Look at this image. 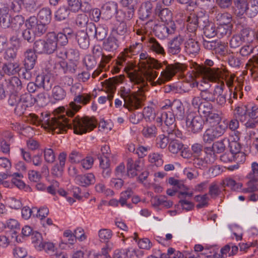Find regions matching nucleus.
I'll list each match as a JSON object with an SVG mask.
<instances>
[{"label":"nucleus","instance_id":"f257e3e1","mask_svg":"<svg viewBox=\"0 0 258 258\" xmlns=\"http://www.w3.org/2000/svg\"><path fill=\"white\" fill-rule=\"evenodd\" d=\"M140 72L130 70L125 67L124 71L127 73L131 82L139 84L140 88L147 85L148 81L153 86L160 85L170 80L178 72H183L186 69V66L182 63H175L168 65L161 72V77L156 81L154 80L157 78L158 73L153 69L158 70L162 67V64L158 60L148 56L144 53L140 55L139 63Z\"/></svg>","mask_w":258,"mask_h":258},{"label":"nucleus","instance_id":"f03ea898","mask_svg":"<svg viewBox=\"0 0 258 258\" xmlns=\"http://www.w3.org/2000/svg\"><path fill=\"white\" fill-rule=\"evenodd\" d=\"M27 120L34 125L41 124L45 129L53 134H61L66 132L68 128L72 126L71 122L64 115H58L50 118L47 113H41L38 116L34 113H30L27 116Z\"/></svg>","mask_w":258,"mask_h":258},{"label":"nucleus","instance_id":"7ed1b4c3","mask_svg":"<svg viewBox=\"0 0 258 258\" xmlns=\"http://www.w3.org/2000/svg\"><path fill=\"white\" fill-rule=\"evenodd\" d=\"M134 85H137V91L131 93L130 91L125 90L122 91L121 95L124 99V106L127 108L128 110L132 111L140 108L142 106V102L145 99L144 94L146 90L147 85L140 88V85L132 82Z\"/></svg>","mask_w":258,"mask_h":258},{"label":"nucleus","instance_id":"20e7f679","mask_svg":"<svg viewBox=\"0 0 258 258\" xmlns=\"http://www.w3.org/2000/svg\"><path fill=\"white\" fill-rule=\"evenodd\" d=\"M200 71L204 75L203 80L204 82L206 81L209 82H220L224 79L226 81V85L230 87L232 86L234 75L228 77V73L227 70L222 69H211L208 67L200 68Z\"/></svg>","mask_w":258,"mask_h":258},{"label":"nucleus","instance_id":"39448f33","mask_svg":"<svg viewBox=\"0 0 258 258\" xmlns=\"http://www.w3.org/2000/svg\"><path fill=\"white\" fill-rule=\"evenodd\" d=\"M235 14L238 17L246 15L249 18H253L258 13V1L251 0L249 3L246 0H236Z\"/></svg>","mask_w":258,"mask_h":258},{"label":"nucleus","instance_id":"423d86ee","mask_svg":"<svg viewBox=\"0 0 258 258\" xmlns=\"http://www.w3.org/2000/svg\"><path fill=\"white\" fill-rule=\"evenodd\" d=\"M55 33H49L46 39H39L36 41L34 44V49L39 53H52L57 48Z\"/></svg>","mask_w":258,"mask_h":258},{"label":"nucleus","instance_id":"0eeeda50","mask_svg":"<svg viewBox=\"0 0 258 258\" xmlns=\"http://www.w3.org/2000/svg\"><path fill=\"white\" fill-rule=\"evenodd\" d=\"M72 122H73L74 132L78 135H82L88 132H90L95 128L97 125L95 119L88 116L81 118L76 117Z\"/></svg>","mask_w":258,"mask_h":258},{"label":"nucleus","instance_id":"6e6552de","mask_svg":"<svg viewBox=\"0 0 258 258\" xmlns=\"http://www.w3.org/2000/svg\"><path fill=\"white\" fill-rule=\"evenodd\" d=\"M91 98V95L87 93L76 95L74 99V101L70 103L66 111L67 114L69 116H73L81 108V106L77 104V103L86 105L90 102Z\"/></svg>","mask_w":258,"mask_h":258},{"label":"nucleus","instance_id":"1a4fd4ad","mask_svg":"<svg viewBox=\"0 0 258 258\" xmlns=\"http://www.w3.org/2000/svg\"><path fill=\"white\" fill-rule=\"evenodd\" d=\"M224 124H218L206 130L203 136L204 142L210 143L216 138L221 136L225 131Z\"/></svg>","mask_w":258,"mask_h":258},{"label":"nucleus","instance_id":"9d476101","mask_svg":"<svg viewBox=\"0 0 258 258\" xmlns=\"http://www.w3.org/2000/svg\"><path fill=\"white\" fill-rule=\"evenodd\" d=\"M26 28L31 30L35 36H40L46 31V25L40 22L39 23L35 17H30L25 23Z\"/></svg>","mask_w":258,"mask_h":258},{"label":"nucleus","instance_id":"9b49d317","mask_svg":"<svg viewBox=\"0 0 258 258\" xmlns=\"http://www.w3.org/2000/svg\"><path fill=\"white\" fill-rule=\"evenodd\" d=\"M204 120L200 115H195L192 113L188 114L186 124L189 130L193 133H198L202 130L204 125Z\"/></svg>","mask_w":258,"mask_h":258},{"label":"nucleus","instance_id":"f8f14e48","mask_svg":"<svg viewBox=\"0 0 258 258\" xmlns=\"http://www.w3.org/2000/svg\"><path fill=\"white\" fill-rule=\"evenodd\" d=\"M143 251L132 248L117 249L113 258H140L143 255Z\"/></svg>","mask_w":258,"mask_h":258},{"label":"nucleus","instance_id":"ddd939ff","mask_svg":"<svg viewBox=\"0 0 258 258\" xmlns=\"http://www.w3.org/2000/svg\"><path fill=\"white\" fill-rule=\"evenodd\" d=\"M190 35L186 34L185 32H181L178 36L174 37L169 43L168 51L172 54H176L180 52V46L185 41V37H189Z\"/></svg>","mask_w":258,"mask_h":258},{"label":"nucleus","instance_id":"4468645a","mask_svg":"<svg viewBox=\"0 0 258 258\" xmlns=\"http://www.w3.org/2000/svg\"><path fill=\"white\" fill-rule=\"evenodd\" d=\"M33 104V99L29 93H25L22 95L21 101L15 106V113L19 116L23 115L26 108L31 106Z\"/></svg>","mask_w":258,"mask_h":258},{"label":"nucleus","instance_id":"2eb2a0df","mask_svg":"<svg viewBox=\"0 0 258 258\" xmlns=\"http://www.w3.org/2000/svg\"><path fill=\"white\" fill-rule=\"evenodd\" d=\"M175 30V24L173 21L165 23L164 25L159 26L156 30V34L159 37L164 39L167 37L169 35L174 34Z\"/></svg>","mask_w":258,"mask_h":258},{"label":"nucleus","instance_id":"dca6fc26","mask_svg":"<svg viewBox=\"0 0 258 258\" xmlns=\"http://www.w3.org/2000/svg\"><path fill=\"white\" fill-rule=\"evenodd\" d=\"M144 167V161L140 159L134 161L132 158L127 159V174L131 177L138 175V172L141 171Z\"/></svg>","mask_w":258,"mask_h":258},{"label":"nucleus","instance_id":"f3484780","mask_svg":"<svg viewBox=\"0 0 258 258\" xmlns=\"http://www.w3.org/2000/svg\"><path fill=\"white\" fill-rule=\"evenodd\" d=\"M186 34L190 35L189 37H185V49L187 53L189 54H195L200 50L198 42L195 40V33L185 32Z\"/></svg>","mask_w":258,"mask_h":258},{"label":"nucleus","instance_id":"a211bd4d","mask_svg":"<svg viewBox=\"0 0 258 258\" xmlns=\"http://www.w3.org/2000/svg\"><path fill=\"white\" fill-rule=\"evenodd\" d=\"M21 242L16 232L8 233L6 235H0V246L7 247L8 245Z\"/></svg>","mask_w":258,"mask_h":258},{"label":"nucleus","instance_id":"6ab92c4d","mask_svg":"<svg viewBox=\"0 0 258 258\" xmlns=\"http://www.w3.org/2000/svg\"><path fill=\"white\" fill-rule=\"evenodd\" d=\"M204 68V66H198L197 68V71H192L191 73H188L185 76V82L189 84L190 88H194L195 87L198 86V83L196 80V78L199 75V74H201L202 75V82H203L205 84L208 83L209 81L207 80L206 82H204L203 80L204 75L202 72L200 71V68Z\"/></svg>","mask_w":258,"mask_h":258},{"label":"nucleus","instance_id":"aec40b11","mask_svg":"<svg viewBox=\"0 0 258 258\" xmlns=\"http://www.w3.org/2000/svg\"><path fill=\"white\" fill-rule=\"evenodd\" d=\"M117 32H112L104 43V49L108 51H113L118 47L117 38Z\"/></svg>","mask_w":258,"mask_h":258},{"label":"nucleus","instance_id":"412c9836","mask_svg":"<svg viewBox=\"0 0 258 258\" xmlns=\"http://www.w3.org/2000/svg\"><path fill=\"white\" fill-rule=\"evenodd\" d=\"M123 75H119L106 80L102 82V85L107 89L108 92H114L116 89V85L123 81Z\"/></svg>","mask_w":258,"mask_h":258},{"label":"nucleus","instance_id":"4be33fe9","mask_svg":"<svg viewBox=\"0 0 258 258\" xmlns=\"http://www.w3.org/2000/svg\"><path fill=\"white\" fill-rule=\"evenodd\" d=\"M202 20L201 18H199L195 14H191L187 19V31H184L185 32H189L190 33H195L197 29L199 26V24Z\"/></svg>","mask_w":258,"mask_h":258},{"label":"nucleus","instance_id":"5701e85b","mask_svg":"<svg viewBox=\"0 0 258 258\" xmlns=\"http://www.w3.org/2000/svg\"><path fill=\"white\" fill-rule=\"evenodd\" d=\"M75 179L77 183L82 186H87L95 182V177L92 173L77 175Z\"/></svg>","mask_w":258,"mask_h":258},{"label":"nucleus","instance_id":"b1692460","mask_svg":"<svg viewBox=\"0 0 258 258\" xmlns=\"http://www.w3.org/2000/svg\"><path fill=\"white\" fill-rule=\"evenodd\" d=\"M37 55L35 51L32 49H28L25 53L24 66L26 69H33L35 64Z\"/></svg>","mask_w":258,"mask_h":258},{"label":"nucleus","instance_id":"393cba45","mask_svg":"<svg viewBox=\"0 0 258 258\" xmlns=\"http://www.w3.org/2000/svg\"><path fill=\"white\" fill-rule=\"evenodd\" d=\"M12 183L15 185L17 187L20 189H24L26 191L31 190V188L28 185H27L22 178L23 176L22 174L19 173H14L12 175Z\"/></svg>","mask_w":258,"mask_h":258},{"label":"nucleus","instance_id":"a878e982","mask_svg":"<svg viewBox=\"0 0 258 258\" xmlns=\"http://www.w3.org/2000/svg\"><path fill=\"white\" fill-rule=\"evenodd\" d=\"M148 47L149 49L156 54L165 55V52L161 44L154 37L149 39Z\"/></svg>","mask_w":258,"mask_h":258},{"label":"nucleus","instance_id":"bb28decb","mask_svg":"<svg viewBox=\"0 0 258 258\" xmlns=\"http://www.w3.org/2000/svg\"><path fill=\"white\" fill-rule=\"evenodd\" d=\"M9 9L5 5L0 4V24L6 28L10 24V18L8 14Z\"/></svg>","mask_w":258,"mask_h":258},{"label":"nucleus","instance_id":"cd10ccee","mask_svg":"<svg viewBox=\"0 0 258 258\" xmlns=\"http://www.w3.org/2000/svg\"><path fill=\"white\" fill-rule=\"evenodd\" d=\"M173 133H169V138L171 140L168 146L169 151L173 153L176 154L183 148V144L177 140L172 139Z\"/></svg>","mask_w":258,"mask_h":258},{"label":"nucleus","instance_id":"c85d7f7f","mask_svg":"<svg viewBox=\"0 0 258 258\" xmlns=\"http://www.w3.org/2000/svg\"><path fill=\"white\" fill-rule=\"evenodd\" d=\"M232 16L228 13H218L215 18L217 24L220 25L232 26Z\"/></svg>","mask_w":258,"mask_h":258},{"label":"nucleus","instance_id":"c756f323","mask_svg":"<svg viewBox=\"0 0 258 258\" xmlns=\"http://www.w3.org/2000/svg\"><path fill=\"white\" fill-rule=\"evenodd\" d=\"M234 115L235 118L241 122H245L248 118L247 110L246 106H239L235 108Z\"/></svg>","mask_w":258,"mask_h":258},{"label":"nucleus","instance_id":"7c9ffc66","mask_svg":"<svg viewBox=\"0 0 258 258\" xmlns=\"http://www.w3.org/2000/svg\"><path fill=\"white\" fill-rule=\"evenodd\" d=\"M76 38L80 47L86 49L89 46V40L87 34L83 31H79L76 35Z\"/></svg>","mask_w":258,"mask_h":258},{"label":"nucleus","instance_id":"2f4dec72","mask_svg":"<svg viewBox=\"0 0 258 258\" xmlns=\"http://www.w3.org/2000/svg\"><path fill=\"white\" fill-rule=\"evenodd\" d=\"M36 82L46 90H49L52 86V83L50 82L49 76L38 75L36 78Z\"/></svg>","mask_w":258,"mask_h":258},{"label":"nucleus","instance_id":"473e14b6","mask_svg":"<svg viewBox=\"0 0 258 258\" xmlns=\"http://www.w3.org/2000/svg\"><path fill=\"white\" fill-rule=\"evenodd\" d=\"M38 17L40 22L45 24H48L51 20V11L48 8H43L39 11Z\"/></svg>","mask_w":258,"mask_h":258},{"label":"nucleus","instance_id":"72a5a7b5","mask_svg":"<svg viewBox=\"0 0 258 258\" xmlns=\"http://www.w3.org/2000/svg\"><path fill=\"white\" fill-rule=\"evenodd\" d=\"M158 130L156 126L153 124L146 125L144 126L142 134L143 136L147 138H150L156 137L157 134Z\"/></svg>","mask_w":258,"mask_h":258},{"label":"nucleus","instance_id":"f704fd0d","mask_svg":"<svg viewBox=\"0 0 258 258\" xmlns=\"http://www.w3.org/2000/svg\"><path fill=\"white\" fill-rule=\"evenodd\" d=\"M67 156V154L64 152L60 153L58 155L59 166L55 165L53 167V172L55 171L56 169H57L58 173H56L57 176L61 175L62 174L63 167L65 165Z\"/></svg>","mask_w":258,"mask_h":258},{"label":"nucleus","instance_id":"c9c22d12","mask_svg":"<svg viewBox=\"0 0 258 258\" xmlns=\"http://www.w3.org/2000/svg\"><path fill=\"white\" fill-rule=\"evenodd\" d=\"M52 96L55 100H62L64 99L66 96V92L59 85H56L52 89Z\"/></svg>","mask_w":258,"mask_h":258},{"label":"nucleus","instance_id":"e433bc0d","mask_svg":"<svg viewBox=\"0 0 258 258\" xmlns=\"http://www.w3.org/2000/svg\"><path fill=\"white\" fill-rule=\"evenodd\" d=\"M31 239L32 243L36 249L38 250L42 247V244L43 240L41 233L37 231L33 232L31 235Z\"/></svg>","mask_w":258,"mask_h":258},{"label":"nucleus","instance_id":"4c0bfd02","mask_svg":"<svg viewBox=\"0 0 258 258\" xmlns=\"http://www.w3.org/2000/svg\"><path fill=\"white\" fill-rule=\"evenodd\" d=\"M249 181L247 182V187L243 189V192H252L257 190L258 186V178L257 177L247 178Z\"/></svg>","mask_w":258,"mask_h":258},{"label":"nucleus","instance_id":"58836bf2","mask_svg":"<svg viewBox=\"0 0 258 258\" xmlns=\"http://www.w3.org/2000/svg\"><path fill=\"white\" fill-rule=\"evenodd\" d=\"M3 70L9 75H14L19 71V66L17 63H8L4 65Z\"/></svg>","mask_w":258,"mask_h":258},{"label":"nucleus","instance_id":"ea45409f","mask_svg":"<svg viewBox=\"0 0 258 258\" xmlns=\"http://www.w3.org/2000/svg\"><path fill=\"white\" fill-rule=\"evenodd\" d=\"M68 10L73 12H78L82 8V2L81 0H67Z\"/></svg>","mask_w":258,"mask_h":258},{"label":"nucleus","instance_id":"a19ab883","mask_svg":"<svg viewBox=\"0 0 258 258\" xmlns=\"http://www.w3.org/2000/svg\"><path fill=\"white\" fill-rule=\"evenodd\" d=\"M149 161L156 166H160L163 164L162 155L158 152L151 153L148 156Z\"/></svg>","mask_w":258,"mask_h":258},{"label":"nucleus","instance_id":"79ce46f5","mask_svg":"<svg viewBox=\"0 0 258 258\" xmlns=\"http://www.w3.org/2000/svg\"><path fill=\"white\" fill-rule=\"evenodd\" d=\"M8 87L12 91H18L22 88L20 80L17 77H12L9 81Z\"/></svg>","mask_w":258,"mask_h":258},{"label":"nucleus","instance_id":"37998d69","mask_svg":"<svg viewBox=\"0 0 258 258\" xmlns=\"http://www.w3.org/2000/svg\"><path fill=\"white\" fill-rule=\"evenodd\" d=\"M83 157V155L80 151L77 150H74L72 151L69 155V161L71 163L76 164L79 163Z\"/></svg>","mask_w":258,"mask_h":258},{"label":"nucleus","instance_id":"c03bdc74","mask_svg":"<svg viewBox=\"0 0 258 258\" xmlns=\"http://www.w3.org/2000/svg\"><path fill=\"white\" fill-rule=\"evenodd\" d=\"M204 33L205 36L209 38L214 37L217 34L214 24L212 23H209L204 28Z\"/></svg>","mask_w":258,"mask_h":258},{"label":"nucleus","instance_id":"a18cd8bd","mask_svg":"<svg viewBox=\"0 0 258 258\" xmlns=\"http://www.w3.org/2000/svg\"><path fill=\"white\" fill-rule=\"evenodd\" d=\"M163 117H164V123L166 125L171 126V129L175 127V118L173 112L170 111L168 112H163Z\"/></svg>","mask_w":258,"mask_h":258},{"label":"nucleus","instance_id":"49530a36","mask_svg":"<svg viewBox=\"0 0 258 258\" xmlns=\"http://www.w3.org/2000/svg\"><path fill=\"white\" fill-rule=\"evenodd\" d=\"M172 14L168 9H163L160 11L159 17L162 22L164 23L172 21Z\"/></svg>","mask_w":258,"mask_h":258},{"label":"nucleus","instance_id":"de8ad7c7","mask_svg":"<svg viewBox=\"0 0 258 258\" xmlns=\"http://www.w3.org/2000/svg\"><path fill=\"white\" fill-rule=\"evenodd\" d=\"M58 57L62 59L68 58L71 60H77L79 58V53L77 50L71 49L67 52H63L62 55H59Z\"/></svg>","mask_w":258,"mask_h":258},{"label":"nucleus","instance_id":"09e8293b","mask_svg":"<svg viewBox=\"0 0 258 258\" xmlns=\"http://www.w3.org/2000/svg\"><path fill=\"white\" fill-rule=\"evenodd\" d=\"M225 142H227V140L225 139L221 141L216 142L213 144L212 147L211 148L214 153H222L225 150Z\"/></svg>","mask_w":258,"mask_h":258},{"label":"nucleus","instance_id":"8fccbe9b","mask_svg":"<svg viewBox=\"0 0 258 258\" xmlns=\"http://www.w3.org/2000/svg\"><path fill=\"white\" fill-rule=\"evenodd\" d=\"M213 108V106L211 103L209 102L203 103L201 104L198 111L200 114L203 115L205 117L211 112Z\"/></svg>","mask_w":258,"mask_h":258},{"label":"nucleus","instance_id":"3c124183","mask_svg":"<svg viewBox=\"0 0 258 258\" xmlns=\"http://www.w3.org/2000/svg\"><path fill=\"white\" fill-rule=\"evenodd\" d=\"M43 156L45 161L48 163H52L55 161V153L51 148H45L43 150Z\"/></svg>","mask_w":258,"mask_h":258},{"label":"nucleus","instance_id":"603ef678","mask_svg":"<svg viewBox=\"0 0 258 258\" xmlns=\"http://www.w3.org/2000/svg\"><path fill=\"white\" fill-rule=\"evenodd\" d=\"M152 9V4L149 2H147L141 6L140 12L143 17L148 18L151 14Z\"/></svg>","mask_w":258,"mask_h":258},{"label":"nucleus","instance_id":"864d4df0","mask_svg":"<svg viewBox=\"0 0 258 258\" xmlns=\"http://www.w3.org/2000/svg\"><path fill=\"white\" fill-rule=\"evenodd\" d=\"M215 83H217V85L215 86L214 90L213 91V93L214 94V97H218L222 95H226V93L224 92V89L225 88V86L223 81H221L220 82H214Z\"/></svg>","mask_w":258,"mask_h":258},{"label":"nucleus","instance_id":"5fc2aeb1","mask_svg":"<svg viewBox=\"0 0 258 258\" xmlns=\"http://www.w3.org/2000/svg\"><path fill=\"white\" fill-rule=\"evenodd\" d=\"M205 152L206 156L204 158L205 163L209 164H213L216 159L215 153L212 150L211 148H207Z\"/></svg>","mask_w":258,"mask_h":258},{"label":"nucleus","instance_id":"6e6d98bb","mask_svg":"<svg viewBox=\"0 0 258 258\" xmlns=\"http://www.w3.org/2000/svg\"><path fill=\"white\" fill-rule=\"evenodd\" d=\"M221 192L218 184L216 182H212L209 186V194L212 198H217Z\"/></svg>","mask_w":258,"mask_h":258},{"label":"nucleus","instance_id":"4d7b16f0","mask_svg":"<svg viewBox=\"0 0 258 258\" xmlns=\"http://www.w3.org/2000/svg\"><path fill=\"white\" fill-rule=\"evenodd\" d=\"M173 113H175L176 115H179V116H182L184 109L181 104V103L178 101L173 102L171 106Z\"/></svg>","mask_w":258,"mask_h":258},{"label":"nucleus","instance_id":"13d9d810","mask_svg":"<svg viewBox=\"0 0 258 258\" xmlns=\"http://www.w3.org/2000/svg\"><path fill=\"white\" fill-rule=\"evenodd\" d=\"M98 235L101 241L108 242L112 237V233L109 229H103L99 230Z\"/></svg>","mask_w":258,"mask_h":258},{"label":"nucleus","instance_id":"bf43d9fd","mask_svg":"<svg viewBox=\"0 0 258 258\" xmlns=\"http://www.w3.org/2000/svg\"><path fill=\"white\" fill-rule=\"evenodd\" d=\"M223 183L233 190H237L239 188H241L242 186L241 183L236 182L235 180L231 178H226L223 181Z\"/></svg>","mask_w":258,"mask_h":258},{"label":"nucleus","instance_id":"052dcab7","mask_svg":"<svg viewBox=\"0 0 258 258\" xmlns=\"http://www.w3.org/2000/svg\"><path fill=\"white\" fill-rule=\"evenodd\" d=\"M232 28V26L218 25L216 30L217 34L222 37L227 34L229 35L231 33Z\"/></svg>","mask_w":258,"mask_h":258},{"label":"nucleus","instance_id":"680f3d73","mask_svg":"<svg viewBox=\"0 0 258 258\" xmlns=\"http://www.w3.org/2000/svg\"><path fill=\"white\" fill-rule=\"evenodd\" d=\"M133 0H121L122 5L127 8L126 10H125V13L126 11L128 13V16H126V19L128 20L132 18L134 14V8L132 6H130Z\"/></svg>","mask_w":258,"mask_h":258},{"label":"nucleus","instance_id":"e2e57ef3","mask_svg":"<svg viewBox=\"0 0 258 258\" xmlns=\"http://www.w3.org/2000/svg\"><path fill=\"white\" fill-rule=\"evenodd\" d=\"M95 190L97 192L103 193L106 196H113L114 195V192L112 190L109 188L106 189L105 185L102 183H99L96 185Z\"/></svg>","mask_w":258,"mask_h":258},{"label":"nucleus","instance_id":"0e129e2a","mask_svg":"<svg viewBox=\"0 0 258 258\" xmlns=\"http://www.w3.org/2000/svg\"><path fill=\"white\" fill-rule=\"evenodd\" d=\"M126 59L124 54L121 53L116 60V66H114L111 70L112 73H118L120 71V66H122V63L125 61Z\"/></svg>","mask_w":258,"mask_h":258},{"label":"nucleus","instance_id":"69168bd1","mask_svg":"<svg viewBox=\"0 0 258 258\" xmlns=\"http://www.w3.org/2000/svg\"><path fill=\"white\" fill-rule=\"evenodd\" d=\"M195 200L199 203L197 205V208H202L207 206L208 198L207 195L196 196L195 197Z\"/></svg>","mask_w":258,"mask_h":258},{"label":"nucleus","instance_id":"338daca9","mask_svg":"<svg viewBox=\"0 0 258 258\" xmlns=\"http://www.w3.org/2000/svg\"><path fill=\"white\" fill-rule=\"evenodd\" d=\"M175 187L180 190L179 192L180 196L191 197L193 195L192 192H188L187 191L188 190V188L184 185L182 181L179 180Z\"/></svg>","mask_w":258,"mask_h":258},{"label":"nucleus","instance_id":"774afa93","mask_svg":"<svg viewBox=\"0 0 258 258\" xmlns=\"http://www.w3.org/2000/svg\"><path fill=\"white\" fill-rule=\"evenodd\" d=\"M4 227L13 230V232H16V230L19 229L20 224L16 220L10 219L6 221Z\"/></svg>","mask_w":258,"mask_h":258}]
</instances>
